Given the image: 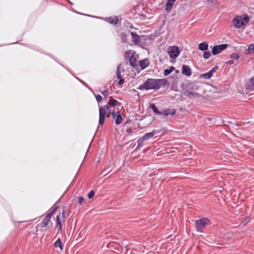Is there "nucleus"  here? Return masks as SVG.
<instances>
[{
  "label": "nucleus",
  "instance_id": "15",
  "mask_svg": "<svg viewBox=\"0 0 254 254\" xmlns=\"http://www.w3.org/2000/svg\"><path fill=\"white\" fill-rule=\"evenodd\" d=\"M106 20L109 23H110L112 24H114V25L118 23V20H119V19L117 16L106 18Z\"/></svg>",
  "mask_w": 254,
  "mask_h": 254
},
{
  "label": "nucleus",
  "instance_id": "19",
  "mask_svg": "<svg viewBox=\"0 0 254 254\" xmlns=\"http://www.w3.org/2000/svg\"><path fill=\"white\" fill-rule=\"evenodd\" d=\"M56 222H57V224H56V225H57V227L58 228V230H59V231H60L62 230V223H61V221L60 220V215H58L57 216V219H56Z\"/></svg>",
  "mask_w": 254,
  "mask_h": 254
},
{
  "label": "nucleus",
  "instance_id": "16",
  "mask_svg": "<svg viewBox=\"0 0 254 254\" xmlns=\"http://www.w3.org/2000/svg\"><path fill=\"white\" fill-rule=\"evenodd\" d=\"M54 246L55 248H60L61 251L63 250V246L60 238H58L57 239V240L55 242Z\"/></svg>",
  "mask_w": 254,
  "mask_h": 254
},
{
  "label": "nucleus",
  "instance_id": "12",
  "mask_svg": "<svg viewBox=\"0 0 254 254\" xmlns=\"http://www.w3.org/2000/svg\"><path fill=\"white\" fill-rule=\"evenodd\" d=\"M157 132L155 130H153L149 133H145L142 137L144 141L147 140L151 138Z\"/></svg>",
  "mask_w": 254,
  "mask_h": 254
},
{
  "label": "nucleus",
  "instance_id": "30",
  "mask_svg": "<svg viewBox=\"0 0 254 254\" xmlns=\"http://www.w3.org/2000/svg\"><path fill=\"white\" fill-rule=\"evenodd\" d=\"M218 68V66H215L214 67H213L209 71L212 74V75L213 74V73L214 72H216V70Z\"/></svg>",
  "mask_w": 254,
  "mask_h": 254
},
{
  "label": "nucleus",
  "instance_id": "10",
  "mask_svg": "<svg viewBox=\"0 0 254 254\" xmlns=\"http://www.w3.org/2000/svg\"><path fill=\"white\" fill-rule=\"evenodd\" d=\"M128 33L130 34L132 40L135 44H137L140 42V37L139 35L132 32H128Z\"/></svg>",
  "mask_w": 254,
  "mask_h": 254
},
{
  "label": "nucleus",
  "instance_id": "32",
  "mask_svg": "<svg viewBox=\"0 0 254 254\" xmlns=\"http://www.w3.org/2000/svg\"><path fill=\"white\" fill-rule=\"evenodd\" d=\"M102 94L105 97H107L108 96V91L107 90H105L101 92Z\"/></svg>",
  "mask_w": 254,
  "mask_h": 254
},
{
  "label": "nucleus",
  "instance_id": "37",
  "mask_svg": "<svg viewBox=\"0 0 254 254\" xmlns=\"http://www.w3.org/2000/svg\"><path fill=\"white\" fill-rule=\"evenodd\" d=\"M66 212V210L65 209H63V212H62V216L64 218L65 217Z\"/></svg>",
  "mask_w": 254,
  "mask_h": 254
},
{
  "label": "nucleus",
  "instance_id": "39",
  "mask_svg": "<svg viewBox=\"0 0 254 254\" xmlns=\"http://www.w3.org/2000/svg\"><path fill=\"white\" fill-rule=\"evenodd\" d=\"M227 63L230 65L234 64V62L233 60H229L228 61Z\"/></svg>",
  "mask_w": 254,
  "mask_h": 254
},
{
  "label": "nucleus",
  "instance_id": "31",
  "mask_svg": "<svg viewBox=\"0 0 254 254\" xmlns=\"http://www.w3.org/2000/svg\"><path fill=\"white\" fill-rule=\"evenodd\" d=\"M248 50L250 52L254 51V44H251L249 46Z\"/></svg>",
  "mask_w": 254,
  "mask_h": 254
},
{
  "label": "nucleus",
  "instance_id": "18",
  "mask_svg": "<svg viewBox=\"0 0 254 254\" xmlns=\"http://www.w3.org/2000/svg\"><path fill=\"white\" fill-rule=\"evenodd\" d=\"M176 112L175 110H170L169 109L164 110L162 112V115L168 116V115H173L175 114Z\"/></svg>",
  "mask_w": 254,
  "mask_h": 254
},
{
  "label": "nucleus",
  "instance_id": "38",
  "mask_svg": "<svg viewBox=\"0 0 254 254\" xmlns=\"http://www.w3.org/2000/svg\"><path fill=\"white\" fill-rule=\"evenodd\" d=\"M126 132L129 134L131 133L132 132V129L130 128H127L126 130Z\"/></svg>",
  "mask_w": 254,
  "mask_h": 254
},
{
  "label": "nucleus",
  "instance_id": "33",
  "mask_svg": "<svg viewBox=\"0 0 254 254\" xmlns=\"http://www.w3.org/2000/svg\"><path fill=\"white\" fill-rule=\"evenodd\" d=\"M84 201V199L83 197L81 196L78 198V202L79 204H81Z\"/></svg>",
  "mask_w": 254,
  "mask_h": 254
},
{
  "label": "nucleus",
  "instance_id": "6",
  "mask_svg": "<svg viewBox=\"0 0 254 254\" xmlns=\"http://www.w3.org/2000/svg\"><path fill=\"white\" fill-rule=\"evenodd\" d=\"M210 224V220L207 218H202L195 221V228L198 232H201L207 226Z\"/></svg>",
  "mask_w": 254,
  "mask_h": 254
},
{
  "label": "nucleus",
  "instance_id": "24",
  "mask_svg": "<svg viewBox=\"0 0 254 254\" xmlns=\"http://www.w3.org/2000/svg\"><path fill=\"white\" fill-rule=\"evenodd\" d=\"M212 76V74L209 71L202 75V76L205 79H209Z\"/></svg>",
  "mask_w": 254,
  "mask_h": 254
},
{
  "label": "nucleus",
  "instance_id": "22",
  "mask_svg": "<svg viewBox=\"0 0 254 254\" xmlns=\"http://www.w3.org/2000/svg\"><path fill=\"white\" fill-rule=\"evenodd\" d=\"M118 103H119V101H117V100H115L114 99L110 100V101L109 102V104L112 107H115V106L118 105Z\"/></svg>",
  "mask_w": 254,
  "mask_h": 254
},
{
  "label": "nucleus",
  "instance_id": "25",
  "mask_svg": "<svg viewBox=\"0 0 254 254\" xmlns=\"http://www.w3.org/2000/svg\"><path fill=\"white\" fill-rule=\"evenodd\" d=\"M144 141V139H143L142 137L138 139L137 143V148L141 147L143 145V142Z\"/></svg>",
  "mask_w": 254,
  "mask_h": 254
},
{
  "label": "nucleus",
  "instance_id": "2",
  "mask_svg": "<svg viewBox=\"0 0 254 254\" xmlns=\"http://www.w3.org/2000/svg\"><path fill=\"white\" fill-rule=\"evenodd\" d=\"M167 83V80L165 79H148L143 84L139 85L138 89L140 90H158L161 85H165Z\"/></svg>",
  "mask_w": 254,
  "mask_h": 254
},
{
  "label": "nucleus",
  "instance_id": "20",
  "mask_svg": "<svg viewBox=\"0 0 254 254\" xmlns=\"http://www.w3.org/2000/svg\"><path fill=\"white\" fill-rule=\"evenodd\" d=\"M129 62L130 65L134 67L136 65V60L133 56H131V57L129 58Z\"/></svg>",
  "mask_w": 254,
  "mask_h": 254
},
{
  "label": "nucleus",
  "instance_id": "14",
  "mask_svg": "<svg viewBox=\"0 0 254 254\" xmlns=\"http://www.w3.org/2000/svg\"><path fill=\"white\" fill-rule=\"evenodd\" d=\"M139 65L142 69L146 68L149 65V61L147 59H144L139 61Z\"/></svg>",
  "mask_w": 254,
  "mask_h": 254
},
{
  "label": "nucleus",
  "instance_id": "23",
  "mask_svg": "<svg viewBox=\"0 0 254 254\" xmlns=\"http://www.w3.org/2000/svg\"><path fill=\"white\" fill-rule=\"evenodd\" d=\"M210 56V51L206 50L204 51V52L203 55V58L204 59H208Z\"/></svg>",
  "mask_w": 254,
  "mask_h": 254
},
{
  "label": "nucleus",
  "instance_id": "28",
  "mask_svg": "<svg viewBox=\"0 0 254 254\" xmlns=\"http://www.w3.org/2000/svg\"><path fill=\"white\" fill-rule=\"evenodd\" d=\"M121 38L123 40V41L125 42H127V34L125 33H122L121 34Z\"/></svg>",
  "mask_w": 254,
  "mask_h": 254
},
{
  "label": "nucleus",
  "instance_id": "29",
  "mask_svg": "<svg viewBox=\"0 0 254 254\" xmlns=\"http://www.w3.org/2000/svg\"><path fill=\"white\" fill-rule=\"evenodd\" d=\"M95 194L94 191L93 190H91L88 194V197L89 199L92 198Z\"/></svg>",
  "mask_w": 254,
  "mask_h": 254
},
{
  "label": "nucleus",
  "instance_id": "36",
  "mask_svg": "<svg viewBox=\"0 0 254 254\" xmlns=\"http://www.w3.org/2000/svg\"><path fill=\"white\" fill-rule=\"evenodd\" d=\"M120 80L118 82L119 85H122L124 83V79L122 78H119Z\"/></svg>",
  "mask_w": 254,
  "mask_h": 254
},
{
  "label": "nucleus",
  "instance_id": "21",
  "mask_svg": "<svg viewBox=\"0 0 254 254\" xmlns=\"http://www.w3.org/2000/svg\"><path fill=\"white\" fill-rule=\"evenodd\" d=\"M175 69V68L173 66H171L169 69H166L164 71V75L165 76H167L170 74Z\"/></svg>",
  "mask_w": 254,
  "mask_h": 254
},
{
  "label": "nucleus",
  "instance_id": "1",
  "mask_svg": "<svg viewBox=\"0 0 254 254\" xmlns=\"http://www.w3.org/2000/svg\"><path fill=\"white\" fill-rule=\"evenodd\" d=\"M108 114H111L112 115L113 119L115 120V124L117 125H119L121 124L122 118L120 113L118 111L115 112V111L111 112L109 109V106L105 105L99 108V124L100 125L102 126L103 125L105 116Z\"/></svg>",
  "mask_w": 254,
  "mask_h": 254
},
{
  "label": "nucleus",
  "instance_id": "4",
  "mask_svg": "<svg viewBox=\"0 0 254 254\" xmlns=\"http://www.w3.org/2000/svg\"><path fill=\"white\" fill-rule=\"evenodd\" d=\"M197 89L196 85L194 83H188L186 88L184 89V94L190 98L191 97H197L199 95L198 93L194 91V90H196Z\"/></svg>",
  "mask_w": 254,
  "mask_h": 254
},
{
  "label": "nucleus",
  "instance_id": "7",
  "mask_svg": "<svg viewBox=\"0 0 254 254\" xmlns=\"http://www.w3.org/2000/svg\"><path fill=\"white\" fill-rule=\"evenodd\" d=\"M167 53L171 59H176L179 55L180 50L178 47L174 46L168 48Z\"/></svg>",
  "mask_w": 254,
  "mask_h": 254
},
{
  "label": "nucleus",
  "instance_id": "34",
  "mask_svg": "<svg viewBox=\"0 0 254 254\" xmlns=\"http://www.w3.org/2000/svg\"><path fill=\"white\" fill-rule=\"evenodd\" d=\"M96 99L97 102H100L102 99V97L101 95H98L96 96Z\"/></svg>",
  "mask_w": 254,
  "mask_h": 254
},
{
  "label": "nucleus",
  "instance_id": "17",
  "mask_svg": "<svg viewBox=\"0 0 254 254\" xmlns=\"http://www.w3.org/2000/svg\"><path fill=\"white\" fill-rule=\"evenodd\" d=\"M150 107L152 109V110L153 111V112H154V113L155 114L158 115H162V112L159 111L158 110L157 107L154 104H150Z\"/></svg>",
  "mask_w": 254,
  "mask_h": 254
},
{
  "label": "nucleus",
  "instance_id": "8",
  "mask_svg": "<svg viewBox=\"0 0 254 254\" xmlns=\"http://www.w3.org/2000/svg\"><path fill=\"white\" fill-rule=\"evenodd\" d=\"M228 47L227 44H223L221 45H215L212 48V54L213 55H217L225 49Z\"/></svg>",
  "mask_w": 254,
  "mask_h": 254
},
{
  "label": "nucleus",
  "instance_id": "3",
  "mask_svg": "<svg viewBox=\"0 0 254 254\" xmlns=\"http://www.w3.org/2000/svg\"><path fill=\"white\" fill-rule=\"evenodd\" d=\"M250 21V18L248 14H245L241 15H237L233 19L234 26L240 29L243 26L245 25Z\"/></svg>",
  "mask_w": 254,
  "mask_h": 254
},
{
  "label": "nucleus",
  "instance_id": "26",
  "mask_svg": "<svg viewBox=\"0 0 254 254\" xmlns=\"http://www.w3.org/2000/svg\"><path fill=\"white\" fill-rule=\"evenodd\" d=\"M117 76L118 78H122L123 75L120 71V65H119L117 67Z\"/></svg>",
  "mask_w": 254,
  "mask_h": 254
},
{
  "label": "nucleus",
  "instance_id": "40",
  "mask_svg": "<svg viewBox=\"0 0 254 254\" xmlns=\"http://www.w3.org/2000/svg\"><path fill=\"white\" fill-rule=\"evenodd\" d=\"M68 1H69L68 0H67Z\"/></svg>",
  "mask_w": 254,
  "mask_h": 254
},
{
  "label": "nucleus",
  "instance_id": "13",
  "mask_svg": "<svg viewBox=\"0 0 254 254\" xmlns=\"http://www.w3.org/2000/svg\"><path fill=\"white\" fill-rule=\"evenodd\" d=\"M198 49L199 50L204 51L208 50V44L206 42H203L198 44Z\"/></svg>",
  "mask_w": 254,
  "mask_h": 254
},
{
  "label": "nucleus",
  "instance_id": "5",
  "mask_svg": "<svg viewBox=\"0 0 254 254\" xmlns=\"http://www.w3.org/2000/svg\"><path fill=\"white\" fill-rule=\"evenodd\" d=\"M55 209L53 210L51 212L48 213L43 218L42 221L38 225V227L40 229L41 231L46 230L45 228L48 224L52 215L55 212Z\"/></svg>",
  "mask_w": 254,
  "mask_h": 254
},
{
  "label": "nucleus",
  "instance_id": "9",
  "mask_svg": "<svg viewBox=\"0 0 254 254\" xmlns=\"http://www.w3.org/2000/svg\"><path fill=\"white\" fill-rule=\"evenodd\" d=\"M182 73L186 76H190L192 72L190 68L187 65L182 66Z\"/></svg>",
  "mask_w": 254,
  "mask_h": 254
},
{
  "label": "nucleus",
  "instance_id": "11",
  "mask_svg": "<svg viewBox=\"0 0 254 254\" xmlns=\"http://www.w3.org/2000/svg\"><path fill=\"white\" fill-rule=\"evenodd\" d=\"M176 0H167L165 5V9L167 11L170 12Z\"/></svg>",
  "mask_w": 254,
  "mask_h": 254
},
{
  "label": "nucleus",
  "instance_id": "27",
  "mask_svg": "<svg viewBox=\"0 0 254 254\" xmlns=\"http://www.w3.org/2000/svg\"><path fill=\"white\" fill-rule=\"evenodd\" d=\"M231 59L235 60H238L239 59V56L238 55V54L233 53L231 56Z\"/></svg>",
  "mask_w": 254,
  "mask_h": 254
},
{
  "label": "nucleus",
  "instance_id": "35",
  "mask_svg": "<svg viewBox=\"0 0 254 254\" xmlns=\"http://www.w3.org/2000/svg\"><path fill=\"white\" fill-rule=\"evenodd\" d=\"M250 83L251 84L252 86H253V88H254V77H252L250 80Z\"/></svg>",
  "mask_w": 254,
  "mask_h": 254
}]
</instances>
